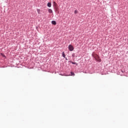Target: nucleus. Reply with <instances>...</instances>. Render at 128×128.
I'll use <instances>...</instances> for the list:
<instances>
[{
    "instance_id": "obj_1",
    "label": "nucleus",
    "mask_w": 128,
    "mask_h": 128,
    "mask_svg": "<svg viewBox=\"0 0 128 128\" xmlns=\"http://www.w3.org/2000/svg\"><path fill=\"white\" fill-rule=\"evenodd\" d=\"M68 48L69 50H70V52H72V50H74V46H72V45L70 44L68 46Z\"/></svg>"
},
{
    "instance_id": "obj_2",
    "label": "nucleus",
    "mask_w": 128,
    "mask_h": 128,
    "mask_svg": "<svg viewBox=\"0 0 128 128\" xmlns=\"http://www.w3.org/2000/svg\"><path fill=\"white\" fill-rule=\"evenodd\" d=\"M69 62H70L71 64H76L78 65V64L76 62H73L72 60L69 61Z\"/></svg>"
},
{
    "instance_id": "obj_3",
    "label": "nucleus",
    "mask_w": 128,
    "mask_h": 128,
    "mask_svg": "<svg viewBox=\"0 0 128 128\" xmlns=\"http://www.w3.org/2000/svg\"><path fill=\"white\" fill-rule=\"evenodd\" d=\"M52 24L56 25V22L54 20H52Z\"/></svg>"
},
{
    "instance_id": "obj_4",
    "label": "nucleus",
    "mask_w": 128,
    "mask_h": 128,
    "mask_svg": "<svg viewBox=\"0 0 128 128\" xmlns=\"http://www.w3.org/2000/svg\"><path fill=\"white\" fill-rule=\"evenodd\" d=\"M47 6L48 8H50L52 6V4L48 2Z\"/></svg>"
},
{
    "instance_id": "obj_5",
    "label": "nucleus",
    "mask_w": 128,
    "mask_h": 128,
    "mask_svg": "<svg viewBox=\"0 0 128 128\" xmlns=\"http://www.w3.org/2000/svg\"><path fill=\"white\" fill-rule=\"evenodd\" d=\"M48 12L50 14H52V9H48Z\"/></svg>"
},
{
    "instance_id": "obj_6",
    "label": "nucleus",
    "mask_w": 128,
    "mask_h": 128,
    "mask_svg": "<svg viewBox=\"0 0 128 128\" xmlns=\"http://www.w3.org/2000/svg\"><path fill=\"white\" fill-rule=\"evenodd\" d=\"M62 56H63V58H66V54H64V52H62Z\"/></svg>"
},
{
    "instance_id": "obj_7",
    "label": "nucleus",
    "mask_w": 128,
    "mask_h": 128,
    "mask_svg": "<svg viewBox=\"0 0 128 128\" xmlns=\"http://www.w3.org/2000/svg\"><path fill=\"white\" fill-rule=\"evenodd\" d=\"M70 76H74V73L72 72H70Z\"/></svg>"
},
{
    "instance_id": "obj_8",
    "label": "nucleus",
    "mask_w": 128,
    "mask_h": 128,
    "mask_svg": "<svg viewBox=\"0 0 128 128\" xmlns=\"http://www.w3.org/2000/svg\"><path fill=\"white\" fill-rule=\"evenodd\" d=\"M74 12L75 14H78V12L77 10H75Z\"/></svg>"
},
{
    "instance_id": "obj_9",
    "label": "nucleus",
    "mask_w": 128,
    "mask_h": 128,
    "mask_svg": "<svg viewBox=\"0 0 128 128\" xmlns=\"http://www.w3.org/2000/svg\"><path fill=\"white\" fill-rule=\"evenodd\" d=\"M37 11H38V12H40V10H39V9H38V10H37Z\"/></svg>"
},
{
    "instance_id": "obj_10",
    "label": "nucleus",
    "mask_w": 128,
    "mask_h": 128,
    "mask_svg": "<svg viewBox=\"0 0 128 128\" xmlns=\"http://www.w3.org/2000/svg\"><path fill=\"white\" fill-rule=\"evenodd\" d=\"M65 58H66V60H68V58H66L65 57Z\"/></svg>"
},
{
    "instance_id": "obj_11",
    "label": "nucleus",
    "mask_w": 128,
    "mask_h": 128,
    "mask_svg": "<svg viewBox=\"0 0 128 128\" xmlns=\"http://www.w3.org/2000/svg\"><path fill=\"white\" fill-rule=\"evenodd\" d=\"M121 72H124V71H123V70H121Z\"/></svg>"
}]
</instances>
